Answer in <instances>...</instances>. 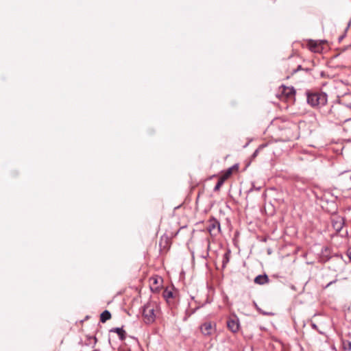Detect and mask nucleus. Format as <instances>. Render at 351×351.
Wrapping results in <instances>:
<instances>
[{"label":"nucleus","instance_id":"f257e3e1","mask_svg":"<svg viewBox=\"0 0 351 351\" xmlns=\"http://www.w3.org/2000/svg\"><path fill=\"white\" fill-rule=\"evenodd\" d=\"M307 102L313 107L324 106L327 102V95L323 93H308L307 95Z\"/></svg>","mask_w":351,"mask_h":351},{"label":"nucleus","instance_id":"f03ea898","mask_svg":"<svg viewBox=\"0 0 351 351\" xmlns=\"http://www.w3.org/2000/svg\"><path fill=\"white\" fill-rule=\"evenodd\" d=\"M156 304L153 302H147L143 308V316L145 324H149L154 322Z\"/></svg>","mask_w":351,"mask_h":351},{"label":"nucleus","instance_id":"7ed1b4c3","mask_svg":"<svg viewBox=\"0 0 351 351\" xmlns=\"http://www.w3.org/2000/svg\"><path fill=\"white\" fill-rule=\"evenodd\" d=\"M207 230L211 236H216L221 231L220 223L215 218L210 219L208 222Z\"/></svg>","mask_w":351,"mask_h":351},{"label":"nucleus","instance_id":"20e7f679","mask_svg":"<svg viewBox=\"0 0 351 351\" xmlns=\"http://www.w3.org/2000/svg\"><path fill=\"white\" fill-rule=\"evenodd\" d=\"M200 330L204 336H210L215 332L216 330L215 324L211 322H205L201 325Z\"/></svg>","mask_w":351,"mask_h":351},{"label":"nucleus","instance_id":"39448f33","mask_svg":"<svg viewBox=\"0 0 351 351\" xmlns=\"http://www.w3.org/2000/svg\"><path fill=\"white\" fill-rule=\"evenodd\" d=\"M162 296L170 306L175 304V295L172 290L165 289L162 293Z\"/></svg>","mask_w":351,"mask_h":351},{"label":"nucleus","instance_id":"423d86ee","mask_svg":"<svg viewBox=\"0 0 351 351\" xmlns=\"http://www.w3.org/2000/svg\"><path fill=\"white\" fill-rule=\"evenodd\" d=\"M332 225L336 232H340L344 225V219L340 216L334 217L332 219Z\"/></svg>","mask_w":351,"mask_h":351},{"label":"nucleus","instance_id":"0eeeda50","mask_svg":"<svg viewBox=\"0 0 351 351\" xmlns=\"http://www.w3.org/2000/svg\"><path fill=\"white\" fill-rule=\"evenodd\" d=\"M227 327L232 332H237L239 328V319L237 317L228 319L227 321Z\"/></svg>","mask_w":351,"mask_h":351},{"label":"nucleus","instance_id":"6e6552de","mask_svg":"<svg viewBox=\"0 0 351 351\" xmlns=\"http://www.w3.org/2000/svg\"><path fill=\"white\" fill-rule=\"evenodd\" d=\"M280 90L286 98L291 99L294 97L295 91L293 87H288L282 86L280 87Z\"/></svg>","mask_w":351,"mask_h":351},{"label":"nucleus","instance_id":"1a4fd4ad","mask_svg":"<svg viewBox=\"0 0 351 351\" xmlns=\"http://www.w3.org/2000/svg\"><path fill=\"white\" fill-rule=\"evenodd\" d=\"M308 47L311 51L315 53L320 52L322 49V47L320 45V44L313 40H311L308 43Z\"/></svg>","mask_w":351,"mask_h":351},{"label":"nucleus","instance_id":"9d476101","mask_svg":"<svg viewBox=\"0 0 351 351\" xmlns=\"http://www.w3.org/2000/svg\"><path fill=\"white\" fill-rule=\"evenodd\" d=\"M269 282L268 276L266 274L258 275L254 278V282L258 285H265Z\"/></svg>","mask_w":351,"mask_h":351},{"label":"nucleus","instance_id":"9b49d317","mask_svg":"<svg viewBox=\"0 0 351 351\" xmlns=\"http://www.w3.org/2000/svg\"><path fill=\"white\" fill-rule=\"evenodd\" d=\"M110 332L117 333L121 341L125 340L126 338L125 331L122 328H113L110 330Z\"/></svg>","mask_w":351,"mask_h":351},{"label":"nucleus","instance_id":"f8f14e48","mask_svg":"<svg viewBox=\"0 0 351 351\" xmlns=\"http://www.w3.org/2000/svg\"><path fill=\"white\" fill-rule=\"evenodd\" d=\"M237 169H238V166L237 165H233L232 167L228 168L226 171V172L224 173L223 176L221 177V178L223 180H224L228 179L232 175L233 170H237Z\"/></svg>","mask_w":351,"mask_h":351},{"label":"nucleus","instance_id":"ddd939ff","mask_svg":"<svg viewBox=\"0 0 351 351\" xmlns=\"http://www.w3.org/2000/svg\"><path fill=\"white\" fill-rule=\"evenodd\" d=\"M111 318V314L108 310H105L100 315V322L105 323L107 320Z\"/></svg>","mask_w":351,"mask_h":351},{"label":"nucleus","instance_id":"4468645a","mask_svg":"<svg viewBox=\"0 0 351 351\" xmlns=\"http://www.w3.org/2000/svg\"><path fill=\"white\" fill-rule=\"evenodd\" d=\"M230 252L228 250L226 252L223 256V260H222V267H225L228 263L230 261Z\"/></svg>","mask_w":351,"mask_h":351},{"label":"nucleus","instance_id":"2eb2a0df","mask_svg":"<svg viewBox=\"0 0 351 351\" xmlns=\"http://www.w3.org/2000/svg\"><path fill=\"white\" fill-rule=\"evenodd\" d=\"M224 182V180H223L221 178L218 180L217 183L216 184L214 191H218L221 188V185L223 184Z\"/></svg>","mask_w":351,"mask_h":351},{"label":"nucleus","instance_id":"dca6fc26","mask_svg":"<svg viewBox=\"0 0 351 351\" xmlns=\"http://www.w3.org/2000/svg\"><path fill=\"white\" fill-rule=\"evenodd\" d=\"M340 111H341V110L339 109V108L338 106H337V107L332 106L330 110V113H334L335 114L336 112H339Z\"/></svg>","mask_w":351,"mask_h":351},{"label":"nucleus","instance_id":"f3484780","mask_svg":"<svg viewBox=\"0 0 351 351\" xmlns=\"http://www.w3.org/2000/svg\"><path fill=\"white\" fill-rule=\"evenodd\" d=\"M337 121H339V122H346V121H347L348 120H349V119L342 117H341V116H339V115L337 117Z\"/></svg>","mask_w":351,"mask_h":351},{"label":"nucleus","instance_id":"a211bd4d","mask_svg":"<svg viewBox=\"0 0 351 351\" xmlns=\"http://www.w3.org/2000/svg\"><path fill=\"white\" fill-rule=\"evenodd\" d=\"M258 152H259V149H256L254 151V152L253 153V154L252 155V158H255L257 156V155H258Z\"/></svg>","mask_w":351,"mask_h":351},{"label":"nucleus","instance_id":"6ab92c4d","mask_svg":"<svg viewBox=\"0 0 351 351\" xmlns=\"http://www.w3.org/2000/svg\"><path fill=\"white\" fill-rule=\"evenodd\" d=\"M336 282H337V280L330 281L329 283L327 284V285L326 286V288H328V287H330L331 285L335 283Z\"/></svg>","mask_w":351,"mask_h":351},{"label":"nucleus","instance_id":"aec40b11","mask_svg":"<svg viewBox=\"0 0 351 351\" xmlns=\"http://www.w3.org/2000/svg\"><path fill=\"white\" fill-rule=\"evenodd\" d=\"M348 256L350 260L351 261V251L350 250L348 251Z\"/></svg>","mask_w":351,"mask_h":351},{"label":"nucleus","instance_id":"412c9836","mask_svg":"<svg viewBox=\"0 0 351 351\" xmlns=\"http://www.w3.org/2000/svg\"><path fill=\"white\" fill-rule=\"evenodd\" d=\"M197 308H199V307H197V308H195L194 310H193V311H191V313H190V315H191V314L194 313L195 312V311H196Z\"/></svg>","mask_w":351,"mask_h":351},{"label":"nucleus","instance_id":"4be33fe9","mask_svg":"<svg viewBox=\"0 0 351 351\" xmlns=\"http://www.w3.org/2000/svg\"><path fill=\"white\" fill-rule=\"evenodd\" d=\"M302 69L301 66H300V65H299V66H298L297 70H294V71H293V72L295 73V72H296L298 70H300V69Z\"/></svg>","mask_w":351,"mask_h":351},{"label":"nucleus","instance_id":"5701e85b","mask_svg":"<svg viewBox=\"0 0 351 351\" xmlns=\"http://www.w3.org/2000/svg\"><path fill=\"white\" fill-rule=\"evenodd\" d=\"M313 328L317 329V325L315 324H312Z\"/></svg>","mask_w":351,"mask_h":351},{"label":"nucleus","instance_id":"b1692460","mask_svg":"<svg viewBox=\"0 0 351 351\" xmlns=\"http://www.w3.org/2000/svg\"><path fill=\"white\" fill-rule=\"evenodd\" d=\"M349 350H351V342L348 343V348Z\"/></svg>","mask_w":351,"mask_h":351},{"label":"nucleus","instance_id":"393cba45","mask_svg":"<svg viewBox=\"0 0 351 351\" xmlns=\"http://www.w3.org/2000/svg\"><path fill=\"white\" fill-rule=\"evenodd\" d=\"M341 39H343V36L339 38V40H341Z\"/></svg>","mask_w":351,"mask_h":351},{"label":"nucleus","instance_id":"a878e982","mask_svg":"<svg viewBox=\"0 0 351 351\" xmlns=\"http://www.w3.org/2000/svg\"><path fill=\"white\" fill-rule=\"evenodd\" d=\"M93 351H99V350H93Z\"/></svg>","mask_w":351,"mask_h":351}]
</instances>
